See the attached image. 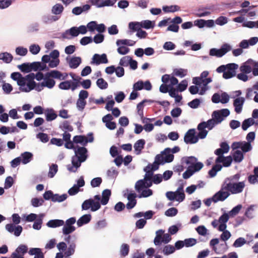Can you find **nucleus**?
Returning a JSON list of instances; mask_svg holds the SVG:
<instances>
[{"mask_svg": "<svg viewBox=\"0 0 258 258\" xmlns=\"http://www.w3.org/2000/svg\"><path fill=\"white\" fill-rule=\"evenodd\" d=\"M100 207V203L98 201H95L94 200L92 199L85 200L82 205L83 210H87L90 208L92 212L97 211Z\"/></svg>", "mask_w": 258, "mask_h": 258, "instance_id": "obj_4", "label": "nucleus"}, {"mask_svg": "<svg viewBox=\"0 0 258 258\" xmlns=\"http://www.w3.org/2000/svg\"><path fill=\"white\" fill-rule=\"evenodd\" d=\"M43 215L42 214L40 215V217H41V218H40L39 219H37L35 221V222L33 225V228L34 229L39 230L41 228V225L42 224V218L43 217Z\"/></svg>", "mask_w": 258, "mask_h": 258, "instance_id": "obj_50", "label": "nucleus"}, {"mask_svg": "<svg viewBox=\"0 0 258 258\" xmlns=\"http://www.w3.org/2000/svg\"><path fill=\"white\" fill-rule=\"evenodd\" d=\"M81 159L78 158L77 156H73L72 158V163L73 166L75 167V168L77 169L79 168L82 162L84 161H81Z\"/></svg>", "mask_w": 258, "mask_h": 258, "instance_id": "obj_45", "label": "nucleus"}, {"mask_svg": "<svg viewBox=\"0 0 258 258\" xmlns=\"http://www.w3.org/2000/svg\"><path fill=\"white\" fill-rule=\"evenodd\" d=\"M218 124L214 119L211 118L207 122L203 121L200 123V126L203 128H208L209 130H212L216 125Z\"/></svg>", "mask_w": 258, "mask_h": 258, "instance_id": "obj_20", "label": "nucleus"}, {"mask_svg": "<svg viewBox=\"0 0 258 258\" xmlns=\"http://www.w3.org/2000/svg\"><path fill=\"white\" fill-rule=\"evenodd\" d=\"M48 77H51L52 78L58 79L61 80L62 78V74L57 70H52L49 72H47Z\"/></svg>", "mask_w": 258, "mask_h": 258, "instance_id": "obj_33", "label": "nucleus"}, {"mask_svg": "<svg viewBox=\"0 0 258 258\" xmlns=\"http://www.w3.org/2000/svg\"><path fill=\"white\" fill-rule=\"evenodd\" d=\"M246 243V240L242 237L237 238L234 242L233 246L235 247H238L242 246Z\"/></svg>", "mask_w": 258, "mask_h": 258, "instance_id": "obj_60", "label": "nucleus"}, {"mask_svg": "<svg viewBox=\"0 0 258 258\" xmlns=\"http://www.w3.org/2000/svg\"><path fill=\"white\" fill-rule=\"evenodd\" d=\"M75 230V226L65 225L62 228V232L65 235H68L73 232Z\"/></svg>", "mask_w": 258, "mask_h": 258, "instance_id": "obj_44", "label": "nucleus"}, {"mask_svg": "<svg viewBox=\"0 0 258 258\" xmlns=\"http://www.w3.org/2000/svg\"><path fill=\"white\" fill-rule=\"evenodd\" d=\"M238 66L236 63H229L227 64V71L224 72L223 77L225 79L232 78L236 75L235 70L238 69Z\"/></svg>", "mask_w": 258, "mask_h": 258, "instance_id": "obj_8", "label": "nucleus"}, {"mask_svg": "<svg viewBox=\"0 0 258 258\" xmlns=\"http://www.w3.org/2000/svg\"><path fill=\"white\" fill-rule=\"evenodd\" d=\"M26 85L27 87H24V88H23L22 92H29L30 91L34 89L36 86V83L35 81H31L29 82H27Z\"/></svg>", "mask_w": 258, "mask_h": 258, "instance_id": "obj_43", "label": "nucleus"}, {"mask_svg": "<svg viewBox=\"0 0 258 258\" xmlns=\"http://www.w3.org/2000/svg\"><path fill=\"white\" fill-rule=\"evenodd\" d=\"M30 64L29 63H24L21 65L18 66L19 69L24 73H29L31 71Z\"/></svg>", "mask_w": 258, "mask_h": 258, "instance_id": "obj_48", "label": "nucleus"}, {"mask_svg": "<svg viewBox=\"0 0 258 258\" xmlns=\"http://www.w3.org/2000/svg\"><path fill=\"white\" fill-rule=\"evenodd\" d=\"M198 130L199 131V132L198 134L197 137H198V139H203L206 138L208 134V131L205 130L206 128H203L202 126H200V123L198 125L197 127Z\"/></svg>", "mask_w": 258, "mask_h": 258, "instance_id": "obj_39", "label": "nucleus"}, {"mask_svg": "<svg viewBox=\"0 0 258 258\" xmlns=\"http://www.w3.org/2000/svg\"><path fill=\"white\" fill-rule=\"evenodd\" d=\"M164 232V231L162 229L158 230L156 231V235L154 240V243L156 245H159L161 244Z\"/></svg>", "mask_w": 258, "mask_h": 258, "instance_id": "obj_25", "label": "nucleus"}, {"mask_svg": "<svg viewBox=\"0 0 258 258\" xmlns=\"http://www.w3.org/2000/svg\"><path fill=\"white\" fill-rule=\"evenodd\" d=\"M76 104L79 110H83L86 104V101L85 100L79 98L77 101Z\"/></svg>", "mask_w": 258, "mask_h": 258, "instance_id": "obj_64", "label": "nucleus"}, {"mask_svg": "<svg viewBox=\"0 0 258 258\" xmlns=\"http://www.w3.org/2000/svg\"><path fill=\"white\" fill-rule=\"evenodd\" d=\"M129 28L133 31H138L141 29V22H130L128 25Z\"/></svg>", "mask_w": 258, "mask_h": 258, "instance_id": "obj_49", "label": "nucleus"}, {"mask_svg": "<svg viewBox=\"0 0 258 258\" xmlns=\"http://www.w3.org/2000/svg\"><path fill=\"white\" fill-rule=\"evenodd\" d=\"M69 34L73 37L77 36L79 34L78 28L76 27H72L69 30L66 31V32L63 34L62 37L64 38H68L67 35Z\"/></svg>", "mask_w": 258, "mask_h": 258, "instance_id": "obj_24", "label": "nucleus"}, {"mask_svg": "<svg viewBox=\"0 0 258 258\" xmlns=\"http://www.w3.org/2000/svg\"><path fill=\"white\" fill-rule=\"evenodd\" d=\"M68 198V195L66 194L59 195L58 194H54L53 198L52 199L53 202H62L65 201Z\"/></svg>", "mask_w": 258, "mask_h": 258, "instance_id": "obj_37", "label": "nucleus"}, {"mask_svg": "<svg viewBox=\"0 0 258 258\" xmlns=\"http://www.w3.org/2000/svg\"><path fill=\"white\" fill-rule=\"evenodd\" d=\"M111 194V190L108 189H106L102 191V199L101 200L102 205H105L108 203Z\"/></svg>", "mask_w": 258, "mask_h": 258, "instance_id": "obj_21", "label": "nucleus"}, {"mask_svg": "<svg viewBox=\"0 0 258 258\" xmlns=\"http://www.w3.org/2000/svg\"><path fill=\"white\" fill-rule=\"evenodd\" d=\"M178 212V210L175 208H171L168 209L165 213L166 216L172 217L175 216Z\"/></svg>", "mask_w": 258, "mask_h": 258, "instance_id": "obj_58", "label": "nucleus"}, {"mask_svg": "<svg viewBox=\"0 0 258 258\" xmlns=\"http://www.w3.org/2000/svg\"><path fill=\"white\" fill-rule=\"evenodd\" d=\"M13 58V55L10 53L6 52L0 53V59L5 63H9L11 62Z\"/></svg>", "mask_w": 258, "mask_h": 258, "instance_id": "obj_26", "label": "nucleus"}, {"mask_svg": "<svg viewBox=\"0 0 258 258\" xmlns=\"http://www.w3.org/2000/svg\"><path fill=\"white\" fill-rule=\"evenodd\" d=\"M180 9V7L177 5L164 6L163 7V10L165 13H173L179 11Z\"/></svg>", "mask_w": 258, "mask_h": 258, "instance_id": "obj_34", "label": "nucleus"}, {"mask_svg": "<svg viewBox=\"0 0 258 258\" xmlns=\"http://www.w3.org/2000/svg\"><path fill=\"white\" fill-rule=\"evenodd\" d=\"M37 137L43 143H47L49 141L48 136L45 133H40L37 135Z\"/></svg>", "mask_w": 258, "mask_h": 258, "instance_id": "obj_63", "label": "nucleus"}, {"mask_svg": "<svg viewBox=\"0 0 258 258\" xmlns=\"http://www.w3.org/2000/svg\"><path fill=\"white\" fill-rule=\"evenodd\" d=\"M76 244L74 242L70 243L67 250L64 252V255L66 256H69L73 254L75 251Z\"/></svg>", "mask_w": 258, "mask_h": 258, "instance_id": "obj_38", "label": "nucleus"}, {"mask_svg": "<svg viewBox=\"0 0 258 258\" xmlns=\"http://www.w3.org/2000/svg\"><path fill=\"white\" fill-rule=\"evenodd\" d=\"M137 197V194L136 193H130L127 196V200L128 202L126 205V207L127 209H133L137 204V200L136 198Z\"/></svg>", "mask_w": 258, "mask_h": 258, "instance_id": "obj_15", "label": "nucleus"}, {"mask_svg": "<svg viewBox=\"0 0 258 258\" xmlns=\"http://www.w3.org/2000/svg\"><path fill=\"white\" fill-rule=\"evenodd\" d=\"M176 193V199L175 200L178 202H182L185 199V194L183 191V187L181 186L175 191Z\"/></svg>", "mask_w": 258, "mask_h": 258, "instance_id": "obj_31", "label": "nucleus"}, {"mask_svg": "<svg viewBox=\"0 0 258 258\" xmlns=\"http://www.w3.org/2000/svg\"><path fill=\"white\" fill-rule=\"evenodd\" d=\"M195 129L189 130L185 134L184 141L187 144H195L198 141V137L195 135Z\"/></svg>", "mask_w": 258, "mask_h": 258, "instance_id": "obj_7", "label": "nucleus"}, {"mask_svg": "<svg viewBox=\"0 0 258 258\" xmlns=\"http://www.w3.org/2000/svg\"><path fill=\"white\" fill-rule=\"evenodd\" d=\"M145 144V141L144 139L139 140L135 143L134 147L137 155H139L141 153L142 149L144 148Z\"/></svg>", "mask_w": 258, "mask_h": 258, "instance_id": "obj_17", "label": "nucleus"}, {"mask_svg": "<svg viewBox=\"0 0 258 258\" xmlns=\"http://www.w3.org/2000/svg\"><path fill=\"white\" fill-rule=\"evenodd\" d=\"M96 84L101 89H105L108 87L107 83L103 78L98 79L97 80Z\"/></svg>", "mask_w": 258, "mask_h": 258, "instance_id": "obj_46", "label": "nucleus"}, {"mask_svg": "<svg viewBox=\"0 0 258 258\" xmlns=\"http://www.w3.org/2000/svg\"><path fill=\"white\" fill-rule=\"evenodd\" d=\"M64 10L63 6L60 4H56L52 8V13L55 15H59L62 13Z\"/></svg>", "mask_w": 258, "mask_h": 258, "instance_id": "obj_32", "label": "nucleus"}, {"mask_svg": "<svg viewBox=\"0 0 258 258\" xmlns=\"http://www.w3.org/2000/svg\"><path fill=\"white\" fill-rule=\"evenodd\" d=\"M30 255H34V258H44V253L40 248H31L28 251Z\"/></svg>", "mask_w": 258, "mask_h": 258, "instance_id": "obj_16", "label": "nucleus"}, {"mask_svg": "<svg viewBox=\"0 0 258 258\" xmlns=\"http://www.w3.org/2000/svg\"><path fill=\"white\" fill-rule=\"evenodd\" d=\"M232 162V158L231 156L227 157L221 156L217 157L215 160L216 164L214 165L212 169L209 171V175L211 177L216 176L217 172L220 171L222 168V166L219 163H222L224 167H229L230 166Z\"/></svg>", "mask_w": 258, "mask_h": 258, "instance_id": "obj_2", "label": "nucleus"}, {"mask_svg": "<svg viewBox=\"0 0 258 258\" xmlns=\"http://www.w3.org/2000/svg\"><path fill=\"white\" fill-rule=\"evenodd\" d=\"M255 66V61L251 59H248L240 67L242 73L246 74H249L252 71V66Z\"/></svg>", "mask_w": 258, "mask_h": 258, "instance_id": "obj_10", "label": "nucleus"}, {"mask_svg": "<svg viewBox=\"0 0 258 258\" xmlns=\"http://www.w3.org/2000/svg\"><path fill=\"white\" fill-rule=\"evenodd\" d=\"M142 28L146 29L153 28L154 27V23L150 20H145L141 22Z\"/></svg>", "mask_w": 258, "mask_h": 258, "instance_id": "obj_47", "label": "nucleus"}, {"mask_svg": "<svg viewBox=\"0 0 258 258\" xmlns=\"http://www.w3.org/2000/svg\"><path fill=\"white\" fill-rule=\"evenodd\" d=\"M46 119L47 121H52L57 117V114L52 109H48L45 113Z\"/></svg>", "mask_w": 258, "mask_h": 258, "instance_id": "obj_28", "label": "nucleus"}, {"mask_svg": "<svg viewBox=\"0 0 258 258\" xmlns=\"http://www.w3.org/2000/svg\"><path fill=\"white\" fill-rule=\"evenodd\" d=\"M230 114V111L228 109H222L220 110H216L213 112L212 117L217 123H220L225 117L228 116Z\"/></svg>", "mask_w": 258, "mask_h": 258, "instance_id": "obj_5", "label": "nucleus"}, {"mask_svg": "<svg viewBox=\"0 0 258 258\" xmlns=\"http://www.w3.org/2000/svg\"><path fill=\"white\" fill-rule=\"evenodd\" d=\"M58 171V166L55 164H52L49 167L48 176L52 178Z\"/></svg>", "mask_w": 258, "mask_h": 258, "instance_id": "obj_42", "label": "nucleus"}, {"mask_svg": "<svg viewBox=\"0 0 258 258\" xmlns=\"http://www.w3.org/2000/svg\"><path fill=\"white\" fill-rule=\"evenodd\" d=\"M17 84L20 86V90L22 91L23 88L25 87L26 84V78L21 75V77L17 80Z\"/></svg>", "mask_w": 258, "mask_h": 258, "instance_id": "obj_56", "label": "nucleus"}, {"mask_svg": "<svg viewBox=\"0 0 258 258\" xmlns=\"http://www.w3.org/2000/svg\"><path fill=\"white\" fill-rule=\"evenodd\" d=\"M233 160L236 162H240L243 159V154L241 151L236 150L233 154Z\"/></svg>", "mask_w": 258, "mask_h": 258, "instance_id": "obj_40", "label": "nucleus"}, {"mask_svg": "<svg viewBox=\"0 0 258 258\" xmlns=\"http://www.w3.org/2000/svg\"><path fill=\"white\" fill-rule=\"evenodd\" d=\"M130 251V246L127 244H122L120 248V254L121 257H124L128 255Z\"/></svg>", "mask_w": 258, "mask_h": 258, "instance_id": "obj_30", "label": "nucleus"}, {"mask_svg": "<svg viewBox=\"0 0 258 258\" xmlns=\"http://www.w3.org/2000/svg\"><path fill=\"white\" fill-rule=\"evenodd\" d=\"M175 251V247L170 244L165 245L163 249V253L166 255L173 253Z\"/></svg>", "mask_w": 258, "mask_h": 258, "instance_id": "obj_35", "label": "nucleus"}, {"mask_svg": "<svg viewBox=\"0 0 258 258\" xmlns=\"http://www.w3.org/2000/svg\"><path fill=\"white\" fill-rule=\"evenodd\" d=\"M64 223V222L62 220H50L47 222V226L49 227L55 228L63 225Z\"/></svg>", "mask_w": 258, "mask_h": 258, "instance_id": "obj_23", "label": "nucleus"}, {"mask_svg": "<svg viewBox=\"0 0 258 258\" xmlns=\"http://www.w3.org/2000/svg\"><path fill=\"white\" fill-rule=\"evenodd\" d=\"M231 49V46L227 43L224 44L221 48H212L210 50L209 54L211 56H215L217 57H221Z\"/></svg>", "mask_w": 258, "mask_h": 258, "instance_id": "obj_3", "label": "nucleus"}, {"mask_svg": "<svg viewBox=\"0 0 258 258\" xmlns=\"http://www.w3.org/2000/svg\"><path fill=\"white\" fill-rule=\"evenodd\" d=\"M86 137L84 136H75L73 138V142L75 143H81L83 145L85 143Z\"/></svg>", "mask_w": 258, "mask_h": 258, "instance_id": "obj_55", "label": "nucleus"}, {"mask_svg": "<svg viewBox=\"0 0 258 258\" xmlns=\"http://www.w3.org/2000/svg\"><path fill=\"white\" fill-rule=\"evenodd\" d=\"M102 181L101 177H96L93 178L91 181V185L93 187L99 186Z\"/></svg>", "mask_w": 258, "mask_h": 258, "instance_id": "obj_57", "label": "nucleus"}, {"mask_svg": "<svg viewBox=\"0 0 258 258\" xmlns=\"http://www.w3.org/2000/svg\"><path fill=\"white\" fill-rule=\"evenodd\" d=\"M242 208V206L241 205H238L236 207H234L230 212H229V216L231 217H234L236 215H237Z\"/></svg>", "mask_w": 258, "mask_h": 258, "instance_id": "obj_59", "label": "nucleus"}, {"mask_svg": "<svg viewBox=\"0 0 258 258\" xmlns=\"http://www.w3.org/2000/svg\"><path fill=\"white\" fill-rule=\"evenodd\" d=\"M219 242V239L214 238L212 239L210 242V245L212 247L213 250L217 254H220L224 252L227 248V244L226 242L220 243L218 247L216 245H217Z\"/></svg>", "mask_w": 258, "mask_h": 258, "instance_id": "obj_6", "label": "nucleus"}, {"mask_svg": "<svg viewBox=\"0 0 258 258\" xmlns=\"http://www.w3.org/2000/svg\"><path fill=\"white\" fill-rule=\"evenodd\" d=\"M22 158V162L23 164H26L29 163L33 157V154L28 152H25L21 154Z\"/></svg>", "mask_w": 258, "mask_h": 258, "instance_id": "obj_29", "label": "nucleus"}, {"mask_svg": "<svg viewBox=\"0 0 258 258\" xmlns=\"http://www.w3.org/2000/svg\"><path fill=\"white\" fill-rule=\"evenodd\" d=\"M28 251V247L24 244L20 245L11 254L12 258H24L23 255Z\"/></svg>", "mask_w": 258, "mask_h": 258, "instance_id": "obj_9", "label": "nucleus"}, {"mask_svg": "<svg viewBox=\"0 0 258 258\" xmlns=\"http://www.w3.org/2000/svg\"><path fill=\"white\" fill-rule=\"evenodd\" d=\"M43 202L44 201L43 199H39L37 198H33L31 200L32 205L34 207H38L40 206H41Z\"/></svg>", "mask_w": 258, "mask_h": 258, "instance_id": "obj_62", "label": "nucleus"}, {"mask_svg": "<svg viewBox=\"0 0 258 258\" xmlns=\"http://www.w3.org/2000/svg\"><path fill=\"white\" fill-rule=\"evenodd\" d=\"M184 245L188 247L195 245L197 242V239L192 238H187L184 240Z\"/></svg>", "mask_w": 258, "mask_h": 258, "instance_id": "obj_54", "label": "nucleus"}, {"mask_svg": "<svg viewBox=\"0 0 258 258\" xmlns=\"http://www.w3.org/2000/svg\"><path fill=\"white\" fill-rule=\"evenodd\" d=\"M58 87L62 90H69L71 87V82L69 81L62 82L59 84Z\"/></svg>", "mask_w": 258, "mask_h": 258, "instance_id": "obj_52", "label": "nucleus"}, {"mask_svg": "<svg viewBox=\"0 0 258 258\" xmlns=\"http://www.w3.org/2000/svg\"><path fill=\"white\" fill-rule=\"evenodd\" d=\"M174 74L180 78L185 76L187 74V70L183 69H176L173 71Z\"/></svg>", "mask_w": 258, "mask_h": 258, "instance_id": "obj_41", "label": "nucleus"}, {"mask_svg": "<svg viewBox=\"0 0 258 258\" xmlns=\"http://www.w3.org/2000/svg\"><path fill=\"white\" fill-rule=\"evenodd\" d=\"M43 82L44 84L45 87L49 89L52 88L55 84V81L51 77H48L47 73L44 75V81Z\"/></svg>", "mask_w": 258, "mask_h": 258, "instance_id": "obj_18", "label": "nucleus"}, {"mask_svg": "<svg viewBox=\"0 0 258 258\" xmlns=\"http://www.w3.org/2000/svg\"><path fill=\"white\" fill-rule=\"evenodd\" d=\"M91 219V216L90 214H86L82 216L77 221V225L79 227H81L82 225L88 223Z\"/></svg>", "mask_w": 258, "mask_h": 258, "instance_id": "obj_22", "label": "nucleus"}, {"mask_svg": "<svg viewBox=\"0 0 258 258\" xmlns=\"http://www.w3.org/2000/svg\"><path fill=\"white\" fill-rule=\"evenodd\" d=\"M244 101L245 99L243 97H238L234 100L233 106L236 113H240L241 112Z\"/></svg>", "mask_w": 258, "mask_h": 258, "instance_id": "obj_14", "label": "nucleus"}, {"mask_svg": "<svg viewBox=\"0 0 258 258\" xmlns=\"http://www.w3.org/2000/svg\"><path fill=\"white\" fill-rule=\"evenodd\" d=\"M245 187L244 181L235 182L232 180H226L221 186L220 190L213 196L214 203L224 201L230 194L241 192Z\"/></svg>", "mask_w": 258, "mask_h": 258, "instance_id": "obj_1", "label": "nucleus"}, {"mask_svg": "<svg viewBox=\"0 0 258 258\" xmlns=\"http://www.w3.org/2000/svg\"><path fill=\"white\" fill-rule=\"evenodd\" d=\"M233 148H241L243 152H247L251 150V146L249 142H235L232 145Z\"/></svg>", "mask_w": 258, "mask_h": 258, "instance_id": "obj_12", "label": "nucleus"}, {"mask_svg": "<svg viewBox=\"0 0 258 258\" xmlns=\"http://www.w3.org/2000/svg\"><path fill=\"white\" fill-rule=\"evenodd\" d=\"M132 57L130 56H125L122 57L119 61V64L121 66L126 67L129 64Z\"/></svg>", "mask_w": 258, "mask_h": 258, "instance_id": "obj_53", "label": "nucleus"}, {"mask_svg": "<svg viewBox=\"0 0 258 258\" xmlns=\"http://www.w3.org/2000/svg\"><path fill=\"white\" fill-rule=\"evenodd\" d=\"M146 181L144 179L138 180L135 184V188L138 192H140L144 188H146Z\"/></svg>", "mask_w": 258, "mask_h": 258, "instance_id": "obj_36", "label": "nucleus"}, {"mask_svg": "<svg viewBox=\"0 0 258 258\" xmlns=\"http://www.w3.org/2000/svg\"><path fill=\"white\" fill-rule=\"evenodd\" d=\"M60 127L63 130H67L69 132L73 131V127L70 124V122L65 120L63 122Z\"/></svg>", "mask_w": 258, "mask_h": 258, "instance_id": "obj_51", "label": "nucleus"}, {"mask_svg": "<svg viewBox=\"0 0 258 258\" xmlns=\"http://www.w3.org/2000/svg\"><path fill=\"white\" fill-rule=\"evenodd\" d=\"M163 154L164 157L165 163H169L173 161L174 159V155L171 153V150L169 148L165 149L163 152Z\"/></svg>", "mask_w": 258, "mask_h": 258, "instance_id": "obj_27", "label": "nucleus"}, {"mask_svg": "<svg viewBox=\"0 0 258 258\" xmlns=\"http://www.w3.org/2000/svg\"><path fill=\"white\" fill-rule=\"evenodd\" d=\"M82 62L80 57H73L68 61L69 67L72 69H76Z\"/></svg>", "mask_w": 258, "mask_h": 258, "instance_id": "obj_19", "label": "nucleus"}, {"mask_svg": "<svg viewBox=\"0 0 258 258\" xmlns=\"http://www.w3.org/2000/svg\"><path fill=\"white\" fill-rule=\"evenodd\" d=\"M14 183V179L11 176H8L6 178L5 182L4 187L6 189L10 188Z\"/></svg>", "mask_w": 258, "mask_h": 258, "instance_id": "obj_61", "label": "nucleus"}, {"mask_svg": "<svg viewBox=\"0 0 258 258\" xmlns=\"http://www.w3.org/2000/svg\"><path fill=\"white\" fill-rule=\"evenodd\" d=\"M75 155L81 159V161H85L87 158V150L84 147H79L77 150L75 151Z\"/></svg>", "mask_w": 258, "mask_h": 258, "instance_id": "obj_13", "label": "nucleus"}, {"mask_svg": "<svg viewBox=\"0 0 258 258\" xmlns=\"http://www.w3.org/2000/svg\"><path fill=\"white\" fill-rule=\"evenodd\" d=\"M108 62V59L106 54L103 53L101 55L95 54L93 57L91 63L99 65L101 63H106Z\"/></svg>", "mask_w": 258, "mask_h": 258, "instance_id": "obj_11", "label": "nucleus"}]
</instances>
